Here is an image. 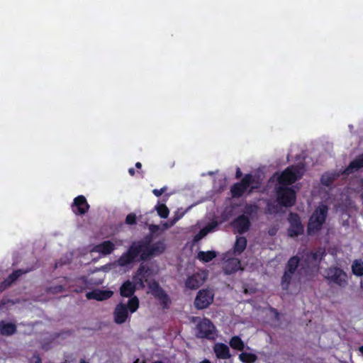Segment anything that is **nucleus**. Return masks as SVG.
<instances>
[{
    "mask_svg": "<svg viewBox=\"0 0 363 363\" xmlns=\"http://www.w3.org/2000/svg\"><path fill=\"white\" fill-rule=\"evenodd\" d=\"M150 242L151 239L147 238L145 240L133 241L127 251L118 259V264L126 267L135 262L146 261L151 257L164 252L166 246L164 242L158 241L152 245Z\"/></svg>",
    "mask_w": 363,
    "mask_h": 363,
    "instance_id": "obj_1",
    "label": "nucleus"
},
{
    "mask_svg": "<svg viewBox=\"0 0 363 363\" xmlns=\"http://www.w3.org/2000/svg\"><path fill=\"white\" fill-rule=\"evenodd\" d=\"M328 213V207L327 205H319L313 212L309 218L307 225V233L313 235L318 233L325 223Z\"/></svg>",
    "mask_w": 363,
    "mask_h": 363,
    "instance_id": "obj_2",
    "label": "nucleus"
},
{
    "mask_svg": "<svg viewBox=\"0 0 363 363\" xmlns=\"http://www.w3.org/2000/svg\"><path fill=\"white\" fill-rule=\"evenodd\" d=\"M138 307L139 299L135 296L128 300L127 305L123 303L117 304L113 311L114 322L117 324L124 323L128 318V311L135 313Z\"/></svg>",
    "mask_w": 363,
    "mask_h": 363,
    "instance_id": "obj_3",
    "label": "nucleus"
},
{
    "mask_svg": "<svg viewBox=\"0 0 363 363\" xmlns=\"http://www.w3.org/2000/svg\"><path fill=\"white\" fill-rule=\"evenodd\" d=\"M255 182L252 174H246L240 182H236L230 186V194L233 198H240L247 191L248 194L252 193L259 186L252 185Z\"/></svg>",
    "mask_w": 363,
    "mask_h": 363,
    "instance_id": "obj_4",
    "label": "nucleus"
},
{
    "mask_svg": "<svg viewBox=\"0 0 363 363\" xmlns=\"http://www.w3.org/2000/svg\"><path fill=\"white\" fill-rule=\"evenodd\" d=\"M196 337L201 339L214 340L217 337V330L212 321L203 318L196 325Z\"/></svg>",
    "mask_w": 363,
    "mask_h": 363,
    "instance_id": "obj_5",
    "label": "nucleus"
},
{
    "mask_svg": "<svg viewBox=\"0 0 363 363\" xmlns=\"http://www.w3.org/2000/svg\"><path fill=\"white\" fill-rule=\"evenodd\" d=\"M299 165H291L286 167L277 179L279 184L281 185H290L300 179L303 174Z\"/></svg>",
    "mask_w": 363,
    "mask_h": 363,
    "instance_id": "obj_6",
    "label": "nucleus"
},
{
    "mask_svg": "<svg viewBox=\"0 0 363 363\" xmlns=\"http://www.w3.org/2000/svg\"><path fill=\"white\" fill-rule=\"evenodd\" d=\"M325 279L329 284H334L340 287H345L347 284V275L340 267H330L325 271Z\"/></svg>",
    "mask_w": 363,
    "mask_h": 363,
    "instance_id": "obj_7",
    "label": "nucleus"
},
{
    "mask_svg": "<svg viewBox=\"0 0 363 363\" xmlns=\"http://www.w3.org/2000/svg\"><path fill=\"white\" fill-rule=\"evenodd\" d=\"M277 202L284 207H291L296 203V194L291 187L279 186L277 189Z\"/></svg>",
    "mask_w": 363,
    "mask_h": 363,
    "instance_id": "obj_8",
    "label": "nucleus"
},
{
    "mask_svg": "<svg viewBox=\"0 0 363 363\" xmlns=\"http://www.w3.org/2000/svg\"><path fill=\"white\" fill-rule=\"evenodd\" d=\"M299 263L300 258L296 255L290 257V259L288 260L286 264L284 274L281 277V284L283 289L286 290L289 289L292 279V277L296 272Z\"/></svg>",
    "mask_w": 363,
    "mask_h": 363,
    "instance_id": "obj_9",
    "label": "nucleus"
},
{
    "mask_svg": "<svg viewBox=\"0 0 363 363\" xmlns=\"http://www.w3.org/2000/svg\"><path fill=\"white\" fill-rule=\"evenodd\" d=\"M148 288L152 295L158 300L163 309H167L171 304V299L165 291L160 286L159 283L152 280L148 284Z\"/></svg>",
    "mask_w": 363,
    "mask_h": 363,
    "instance_id": "obj_10",
    "label": "nucleus"
},
{
    "mask_svg": "<svg viewBox=\"0 0 363 363\" xmlns=\"http://www.w3.org/2000/svg\"><path fill=\"white\" fill-rule=\"evenodd\" d=\"M214 294L209 289H201L194 299V307L198 310L207 308L213 301Z\"/></svg>",
    "mask_w": 363,
    "mask_h": 363,
    "instance_id": "obj_11",
    "label": "nucleus"
},
{
    "mask_svg": "<svg viewBox=\"0 0 363 363\" xmlns=\"http://www.w3.org/2000/svg\"><path fill=\"white\" fill-rule=\"evenodd\" d=\"M289 228L287 234L291 238L301 235L304 232V228L301 223L300 216L296 213H290L289 215Z\"/></svg>",
    "mask_w": 363,
    "mask_h": 363,
    "instance_id": "obj_12",
    "label": "nucleus"
},
{
    "mask_svg": "<svg viewBox=\"0 0 363 363\" xmlns=\"http://www.w3.org/2000/svg\"><path fill=\"white\" fill-rule=\"evenodd\" d=\"M72 211L77 216H82L86 213L90 208L85 196L83 195L77 196L74 199L72 204Z\"/></svg>",
    "mask_w": 363,
    "mask_h": 363,
    "instance_id": "obj_13",
    "label": "nucleus"
},
{
    "mask_svg": "<svg viewBox=\"0 0 363 363\" xmlns=\"http://www.w3.org/2000/svg\"><path fill=\"white\" fill-rule=\"evenodd\" d=\"M231 225L239 234L242 235L249 230L251 222L246 215L242 214L235 218Z\"/></svg>",
    "mask_w": 363,
    "mask_h": 363,
    "instance_id": "obj_14",
    "label": "nucleus"
},
{
    "mask_svg": "<svg viewBox=\"0 0 363 363\" xmlns=\"http://www.w3.org/2000/svg\"><path fill=\"white\" fill-rule=\"evenodd\" d=\"M205 280L202 274L196 273L188 277L185 281V286L189 289L196 290L204 283Z\"/></svg>",
    "mask_w": 363,
    "mask_h": 363,
    "instance_id": "obj_15",
    "label": "nucleus"
},
{
    "mask_svg": "<svg viewBox=\"0 0 363 363\" xmlns=\"http://www.w3.org/2000/svg\"><path fill=\"white\" fill-rule=\"evenodd\" d=\"M363 167V153L356 157L350 162L348 166L343 170L342 175L349 176L350 174L359 170Z\"/></svg>",
    "mask_w": 363,
    "mask_h": 363,
    "instance_id": "obj_16",
    "label": "nucleus"
},
{
    "mask_svg": "<svg viewBox=\"0 0 363 363\" xmlns=\"http://www.w3.org/2000/svg\"><path fill=\"white\" fill-rule=\"evenodd\" d=\"M116 249L115 245L111 240L104 241L94 247V251L103 255L111 254Z\"/></svg>",
    "mask_w": 363,
    "mask_h": 363,
    "instance_id": "obj_17",
    "label": "nucleus"
},
{
    "mask_svg": "<svg viewBox=\"0 0 363 363\" xmlns=\"http://www.w3.org/2000/svg\"><path fill=\"white\" fill-rule=\"evenodd\" d=\"M213 351L216 357L220 359H227L231 357L228 346L224 343H216L213 347Z\"/></svg>",
    "mask_w": 363,
    "mask_h": 363,
    "instance_id": "obj_18",
    "label": "nucleus"
},
{
    "mask_svg": "<svg viewBox=\"0 0 363 363\" xmlns=\"http://www.w3.org/2000/svg\"><path fill=\"white\" fill-rule=\"evenodd\" d=\"M33 270V267L27 268V269H18L14 270L9 277L4 279L3 284L5 286H9L13 282H15L23 274H26Z\"/></svg>",
    "mask_w": 363,
    "mask_h": 363,
    "instance_id": "obj_19",
    "label": "nucleus"
},
{
    "mask_svg": "<svg viewBox=\"0 0 363 363\" xmlns=\"http://www.w3.org/2000/svg\"><path fill=\"white\" fill-rule=\"evenodd\" d=\"M113 292L109 290H94L86 294L89 299H95L97 301L107 300L111 297Z\"/></svg>",
    "mask_w": 363,
    "mask_h": 363,
    "instance_id": "obj_20",
    "label": "nucleus"
},
{
    "mask_svg": "<svg viewBox=\"0 0 363 363\" xmlns=\"http://www.w3.org/2000/svg\"><path fill=\"white\" fill-rule=\"evenodd\" d=\"M240 267V261L238 258H231L228 259L223 267V270L226 274H232L239 270Z\"/></svg>",
    "mask_w": 363,
    "mask_h": 363,
    "instance_id": "obj_21",
    "label": "nucleus"
},
{
    "mask_svg": "<svg viewBox=\"0 0 363 363\" xmlns=\"http://www.w3.org/2000/svg\"><path fill=\"white\" fill-rule=\"evenodd\" d=\"M135 285L129 280L125 281L120 288V294L123 297L133 298V295L135 292Z\"/></svg>",
    "mask_w": 363,
    "mask_h": 363,
    "instance_id": "obj_22",
    "label": "nucleus"
},
{
    "mask_svg": "<svg viewBox=\"0 0 363 363\" xmlns=\"http://www.w3.org/2000/svg\"><path fill=\"white\" fill-rule=\"evenodd\" d=\"M17 328L14 323L0 321V333L4 336H11L16 333Z\"/></svg>",
    "mask_w": 363,
    "mask_h": 363,
    "instance_id": "obj_23",
    "label": "nucleus"
},
{
    "mask_svg": "<svg viewBox=\"0 0 363 363\" xmlns=\"http://www.w3.org/2000/svg\"><path fill=\"white\" fill-rule=\"evenodd\" d=\"M247 246V239L245 237H237L235 245L233 246L234 253L240 255L244 252Z\"/></svg>",
    "mask_w": 363,
    "mask_h": 363,
    "instance_id": "obj_24",
    "label": "nucleus"
},
{
    "mask_svg": "<svg viewBox=\"0 0 363 363\" xmlns=\"http://www.w3.org/2000/svg\"><path fill=\"white\" fill-rule=\"evenodd\" d=\"M217 256V254L213 250H208V251H200L198 253L197 258L202 261L203 262H209L212 261L214 258H216Z\"/></svg>",
    "mask_w": 363,
    "mask_h": 363,
    "instance_id": "obj_25",
    "label": "nucleus"
},
{
    "mask_svg": "<svg viewBox=\"0 0 363 363\" xmlns=\"http://www.w3.org/2000/svg\"><path fill=\"white\" fill-rule=\"evenodd\" d=\"M230 347L233 349L237 350L238 351H242L244 350L245 345L242 339L239 336H233L229 342Z\"/></svg>",
    "mask_w": 363,
    "mask_h": 363,
    "instance_id": "obj_26",
    "label": "nucleus"
},
{
    "mask_svg": "<svg viewBox=\"0 0 363 363\" xmlns=\"http://www.w3.org/2000/svg\"><path fill=\"white\" fill-rule=\"evenodd\" d=\"M352 273L357 276H363V262L360 259H355L352 264Z\"/></svg>",
    "mask_w": 363,
    "mask_h": 363,
    "instance_id": "obj_27",
    "label": "nucleus"
},
{
    "mask_svg": "<svg viewBox=\"0 0 363 363\" xmlns=\"http://www.w3.org/2000/svg\"><path fill=\"white\" fill-rule=\"evenodd\" d=\"M240 360L243 363H254L257 361L256 354L250 352H242L239 354Z\"/></svg>",
    "mask_w": 363,
    "mask_h": 363,
    "instance_id": "obj_28",
    "label": "nucleus"
},
{
    "mask_svg": "<svg viewBox=\"0 0 363 363\" xmlns=\"http://www.w3.org/2000/svg\"><path fill=\"white\" fill-rule=\"evenodd\" d=\"M259 210V207L257 204H246L244 207V213L245 215L254 216L257 215Z\"/></svg>",
    "mask_w": 363,
    "mask_h": 363,
    "instance_id": "obj_29",
    "label": "nucleus"
},
{
    "mask_svg": "<svg viewBox=\"0 0 363 363\" xmlns=\"http://www.w3.org/2000/svg\"><path fill=\"white\" fill-rule=\"evenodd\" d=\"M76 281H81L82 283V286H77L74 289H72V291H74L76 293H82L86 288L87 281L86 278L85 277H81L76 279ZM73 285H69V289L71 290V288H72Z\"/></svg>",
    "mask_w": 363,
    "mask_h": 363,
    "instance_id": "obj_30",
    "label": "nucleus"
},
{
    "mask_svg": "<svg viewBox=\"0 0 363 363\" xmlns=\"http://www.w3.org/2000/svg\"><path fill=\"white\" fill-rule=\"evenodd\" d=\"M325 252L316 251L311 252L307 254L306 259L308 261L320 262L323 257L324 256Z\"/></svg>",
    "mask_w": 363,
    "mask_h": 363,
    "instance_id": "obj_31",
    "label": "nucleus"
},
{
    "mask_svg": "<svg viewBox=\"0 0 363 363\" xmlns=\"http://www.w3.org/2000/svg\"><path fill=\"white\" fill-rule=\"evenodd\" d=\"M155 209L158 215L162 218H167L169 216V211L165 204L161 203L155 206Z\"/></svg>",
    "mask_w": 363,
    "mask_h": 363,
    "instance_id": "obj_32",
    "label": "nucleus"
},
{
    "mask_svg": "<svg viewBox=\"0 0 363 363\" xmlns=\"http://www.w3.org/2000/svg\"><path fill=\"white\" fill-rule=\"evenodd\" d=\"M133 284L135 285V288L137 287L140 289H144L145 288V282L147 281V279H143V277L140 275H138L136 272L135 273V275L133 277Z\"/></svg>",
    "mask_w": 363,
    "mask_h": 363,
    "instance_id": "obj_33",
    "label": "nucleus"
},
{
    "mask_svg": "<svg viewBox=\"0 0 363 363\" xmlns=\"http://www.w3.org/2000/svg\"><path fill=\"white\" fill-rule=\"evenodd\" d=\"M150 268L143 264H141L135 272L138 275H140L143 279H147L150 275Z\"/></svg>",
    "mask_w": 363,
    "mask_h": 363,
    "instance_id": "obj_34",
    "label": "nucleus"
},
{
    "mask_svg": "<svg viewBox=\"0 0 363 363\" xmlns=\"http://www.w3.org/2000/svg\"><path fill=\"white\" fill-rule=\"evenodd\" d=\"M65 290V286L62 284H57L51 286L48 288L47 291L52 294H57L62 292Z\"/></svg>",
    "mask_w": 363,
    "mask_h": 363,
    "instance_id": "obj_35",
    "label": "nucleus"
},
{
    "mask_svg": "<svg viewBox=\"0 0 363 363\" xmlns=\"http://www.w3.org/2000/svg\"><path fill=\"white\" fill-rule=\"evenodd\" d=\"M219 223L216 220H212L207 223L203 228L206 230H208V233L213 232L218 227Z\"/></svg>",
    "mask_w": 363,
    "mask_h": 363,
    "instance_id": "obj_36",
    "label": "nucleus"
},
{
    "mask_svg": "<svg viewBox=\"0 0 363 363\" xmlns=\"http://www.w3.org/2000/svg\"><path fill=\"white\" fill-rule=\"evenodd\" d=\"M125 223L128 225H134L136 223V216L135 213H129L125 218Z\"/></svg>",
    "mask_w": 363,
    "mask_h": 363,
    "instance_id": "obj_37",
    "label": "nucleus"
},
{
    "mask_svg": "<svg viewBox=\"0 0 363 363\" xmlns=\"http://www.w3.org/2000/svg\"><path fill=\"white\" fill-rule=\"evenodd\" d=\"M208 234V230H206L204 228H201L199 233L195 235V240H199L206 236Z\"/></svg>",
    "mask_w": 363,
    "mask_h": 363,
    "instance_id": "obj_38",
    "label": "nucleus"
},
{
    "mask_svg": "<svg viewBox=\"0 0 363 363\" xmlns=\"http://www.w3.org/2000/svg\"><path fill=\"white\" fill-rule=\"evenodd\" d=\"M167 189V186H163L162 188H161L160 189H155L152 190V193L153 194L157 196V197H159L162 194H164Z\"/></svg>",
    "mask_w": 363,
    "mask_h": 363,
    "instance_id": "obj_39",
    "label": "nucleus"
},
{
    "mask_svg": "<svg viewBox=\"0 0 363 363\" xmlns=\"http://www.w3.org/2000/svg\"><path fill=\"white\" fill-rule=\"evenodd\" d=\"M160 229V227L159 225H155V224H151L150 226H149V230L152 233H155L156 232H157Z\"/></svg>",
    "mask_w": 363,
    "mask_h": 363,
    "instance_id": "obj_40",
    "label": "nucleus"
},
{
    "mask_svg": "<svg viewBox=\"0 0 363 363\" xmlns=\"http://www.w3.org/2000/svg\"><path fill=\"white\" fill-rule=\"evenodd\" d=\"M321 182L325 185V186H329L330 184H331L333 183V179H330V178H328L327 180H325V178L324 177H323L321 178Z\"/></svg>",
    "mask_w": 363,
    "mask_h": 363,
    "instance_id": "obj_41",
    "label": "nucleus"
},
{
    "mask_svg": "<svg viewBox=\"0 0 363 363\" xmlns=\"http://www.w3.org/2000/svg\"><path fill=\"white\" fill-rule=\"evenodd\" d=\"M242 176V173L239 167H237L235 172V178L240 179Z\"/></svg>",
    "mask_w": 363,
    "mask_h": 363,
    "instance_id": "obj_42",
    "label": "nucleus"
},
{
    "mask_svg": "<svg viewBox=\"0 0 363 363\" xmlns=\"http://www.w3.org/2000/svg\"><path fill=\"white\" fill-rule=\"evenodd\" d=\"M128 172L131 176H134L135 174V169L133 168H130L128 169Z\"/></svg>",
    "mask_w": 363,
    "mask_h": 363,
    "instance_id": "obj_43",
    "label": "nucleus"
},
{
    "mask_svg": "<svg viewBox=\"0 0 363 363\" xmlns=\"http://www.w3.org/2000/svg\"><path fill=\"white\" fill-rule=\"evenodd\" d=\"M135 167L138 169H140L142 167V164L139 162L135 163Z\"/></svg>",
    "mask_w": 363,
    "mask_h": 363,
    "instance_id": "obj_44",
    "label": "nucleus"
},
{
    "mask_svg": "<svg viewBox=\"0 0 363 363\" xmlns=\"http://www.w3.org/2000/svg\"><path fill=\"white\" fill-rule=\"evenodd\" d=\"M200 363H211V362L208 359H204V360L201 361Z\"/></svg>",
    "mask_w": 363,
    "mask_h": 363,
    "instance_id": "obj_45",
    "label": "nucleus"
},
{
    "mask_svg": "<svg viewBox=\"0 0 363 363\" xmlns=\"http://www.w3.org/2000/svg\"><path fill=\"white\" fill-rule=\"evenodd\" d=\"M359 351L363 354V345L359 347Z\"/></svg>",
    "mask_w": 363,
    "mask_h": 363,
    "instance_id": "obj_46",
    "label": "nucleus"
},
{
    "mask_svg": "<svg viewBox=\"0 0 363 363\" xmlns=\"http://www.w3.org/2000/svg\"><path fill=\"white\" fill-rule=\"evenodd\" d=\"M79 363H89L86 362L84 359H81Z\"/></svg>",
    "mask_w": 363,
    "mask_h": 363,
    "instance_id": "obj_47",
    "label": "nucleus"
},
{
    "mask_svg": "<svg viewBox=\"0 0 363 363\" xmlns=\"http://www.w3.org/2000/svg\"><path fill=\"white\" fill-rule=\"evenodd\" d=\"M179 218H174V221L172 223V224H174L177 220H179Z\"/></svg>",
    "mask_w": 363,
    "mask_h": 363,
    "instance_id": "obj_48",
    "label": "nucleus"
},
{
    "mask_svg": "<svg viewBox=\"0 0 363 363\" xmlns=\"http://www.w3.org/2000/svg\"><path fill=\"white\" fill-rule=\"evenodd\" d=\"M268 210L269 211H272L271 205L268 204Z\"/></svg>",
    "mask_w": 363,
    "mask_h": 363,
    "instance_id": "obj_49",
    "label": "nucleus"
}]
</instances>
